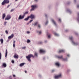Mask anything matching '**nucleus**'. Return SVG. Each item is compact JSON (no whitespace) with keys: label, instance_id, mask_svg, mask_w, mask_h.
Returning a JSON list of instances; mask_svg holds the SVG:
<instances>
[{"label":"nucleus","instance_id":"f257e3e1","mask_svg":"<svg viewBox=\"0 0 79 79\" xmlns=\"http://www.w3.org/2000/svg\"><path fill=\"white\" fill-rule=\"evenodd\" d=\"M26 58L27 59V60L28 61H31V58L32 57L33 58H34V56L32 54H29L28 56H26Z\"/></svg>","mask_w":79,"mask_h":79},{"label":"nucleus","instance_id":"f03ea898","mask_svg":"<svg viewBox=\"0 0 79 79\" xmlns=\"http://www.w3.org/2000/svg\"><path fill=\"white\" fill-rule=\"evenodd\" d=\"M10 2L9 0H4L2 2V5H5L6 3H9Z\"/></svg>","mask_w":79,"mask_h":79},{"label":"nucleus","instance_id":"7ed1b4c3","mask_svg":"<svg viewBox=\"0 0 79 79\" xmlns=\"http://www.w3.org/2000/svg\"><path fill=\"white\" fill-rule=\"evenodd\" d=\"M37 5H33L31 6V11H34L35 9V8H37Z\"/></svg>","mask_w":79,"mask_h":79},{"label":"nucleus","instance_id":"20e7f679","mask_svg":"<svg viewBox=\"0 0 79 79\" xmlns=\"http://www.w3.org/2000/svg\"><path fill=\"white\" fill-rule=\"evenodd\" d=\"M69 39L71 40H72V42L73 44H74V45H77V43H75V42H74V41H73V37H70Z\"/></svg>","mask_w":79,"mask_h":79},{"label":"nucleus","instance_id":"39448f33","mask_svg":"<svg viewBox=\"0 0 79 79\" xmlns=\"http://www.w3.org/2000/svg\"><path fill=\"white\" fill-rule=\"evenodd\" d=\"M11 17L10 15H8L7 17L5 19V20H9V19H11Z\"/></svg>","mask_w":79,"mask_h":79},{"label":"nucleus","instance_id":"423d86ee","mask_svg":"<svg viewBox=\"0 0 79 79\" xmlns=\"http://www.w3.org/2000/svg\"><path fill=\"white\" fill-rule=\"evenodd\" d=\"M24 15H23L22 16L21 15H20L18 19L19 20L23 19H24Z\"/></svg>","mask_w":79,"mask_h":79},{"label":"nucleus","instance_id":"0eeeda50","mask_svg":"<svg viewBox=\"0 0 79 79\" xmlns=\"http://www.w3.org/2000/svg\"><path fill=\"white\" fill-rule=\"evenodd\" d=\"M19 57V56L16 53H15L14 54V58H16L17 59H18Z\"/></svg>","mask_w":79,"mask_h":79},{"label":"nucleus","instance_id":"6e6552de","mask_svg":"<svg viewBox=\"0 0 79 79\" xmlns=\"http://www.w3.org/2000/svg\"><path fill=\"white\" fill-rule=\"evenodd\" d=\"M64 50L63 49H60L59 50L58 53H64Z\"/></svg>","mask_w":79,"mask_h":79},{"label":"nucleus","instance_id":"1a4fd4ad","mask_svg":"<svg viewBox=\"0 0 79 79\" xmlns=\"http://www.w3.org/2000/svg\"><path fill=\"white\" fill-rule=\"evenodd\" d=\"M13 37H14V34H12L11 35L9 36L8 37V39H12L13 38Z\"/></svg>","mask_w":79,"mask_h":79},{"label":"nucleus","instance_id":"9d476101","mask_svg":"<svg viewBox=\"0 0 79 79\" xmlns=\"http://www.w3.org/2000/svg\"><path fill=\"white\" fill-rule=\"evenodd\" d=\"M61 76V74H60L59 75L57 76H55V79H58L59 77H60Z\"/></svg>","mask_w":79,"mask_h":79},{"label":"nucleus","instance_id":"9b49d317","mask_svg":"<svg viewBox=\"0 0 79 79\" xmlns=\"http://www.w3.org/2000/svg\"><path fill=\"white\" fill-rule=\"evenodd\" d=\"M28 17L30 18L31 19H34V15L31 14L29 16H28Z\"/></svg>","mask_w":79,"mask_h":79},{"label":"nucleus","instance_id":"f8f14e48","mask_svg":"<svg viewBox=\"0 0 79 79\" xmlns=\"http://www.w3.org/2000/svg\"><path fill=\"white\" fill-rule=\"evenodd\" d=\"M39 52L40 53H45V51L43 49H40Z\"/></svg>","mask_w":79,"mask_h":79},{"label":"nucleus","instance_id":"ddd939ff","mask_svg":"<svg viewBox=\"0 0 79 79\" xmlns=\"http://www.w3.org/2000/svg\"><path fill=\"white\" fill-rule=\"evenodd\" d=\"M34 56L35 57H37L38 56V54L37 53L35 52L34 53Z\"/></svg>","mask_w":79,"mask_h":79},{"label":"nucleus","instance_id":"4468645a","mask_svg":"<svg viewBox=\"0 0 79 79\" xmlns=\"http://www.w3.org/2000/svg\"><path fill=\"white\" fill-rule=\"evenodd\" d=\"M6 16V15L5 14H3L2 15V19H5V18Z\"/></svg>","mask_w":79,"mask_h":79},{"label":"nucleus","instance_id":"2eb2a0df","mask_svg":"<svg viewBox=\"0 0 79 79\" xmlns=\"http://www.w3.org/2000/svg\"><path fill=\"white\" fill-rule=\"evenodd\" d=\"M57 57L59 59H62L63 57V56H57Z\"/></svg>","mask_w":79,"mask_h":79},{"label":"nucleus","instance_id":"dca6fc26","mask_svg":"<svg viewBox=\"0 0 79 79\" xmlns=\"http://www.w3.org/2000/svg\"><path fill=\"white\" fill-rule=\"evenodd\" d=\"M8 54V52L7 51V49L6 48V54H5V57L7 56V55Z\"/></svg>","mask_w":79,"mask_h":79},{"label":"nucleus","instance_id":"f3484780","mask_svg":"<svg viewBox=\"0 0 79 79\" xmlns=\"http://www.w3.org/2000/svg\"><path fill=\"white\" fill-rule=\"evenodd\" d=\"M52 22L54 24L55 26L56 25V23H55V21L53 19H52Z\"/></svg>","mask_w":79,"mask_h":79},{"label":"nucleus","instance_id":"a211bd4d","mask_svg":"<svg viewBox=\"0 0 79 79\" xmlns=\"http://www.w3.org/2000/svg\"><path fill=\"white\" fill-rule=\"evenodd\" d=\"M2 66L4 68H6V64L5 63H4L2 64Z\"/></svg>","mask_w":79,"mask_h":79},{"label":"nucleus","instance_id":"6ab92c4d","mask_svg":"<svg viewBox=\"0 0 79 79\" xmlns=\"http://www.w3.org/2000/svg\"><path fill=\"white\" fill-rule=\"evenodd\" d=\"M24 65V63H22L19 64V66L21 67V66H23Z\"/></svg>","mask_w":79,"mask_h":79},{"label":"nucleus","instance_id":"aec40b11","mask_svg":"<svg viewBox=\"0 0 79 79\" xmlns=\"http://www.w3.org/2000/svg\"><path fill=\"white\" fill-rule=\"evenodd\" d=\"M29 19V17L28 16L27 18H26L24 19V21H28Z\"/></svg>","mask_w":79,"mask_h":79},{"label":"nucleus","instance_id":"412c9836","mask_svg":"<svg viewBox=\"0 0 79 79\" xmlns=\"http://www.w3.org/2000/svg\"><path fill=\"white\" fill-rule=\"evenodd\" d=\"M37 25H38V22H35V23H34V26H37Z\"/></svg>","mask_w":79,"mask_h":79},{"label":"nucleus","instance_id":"4be33fe9","mask_svg":"<svg viewBox=\"0 0 79 79\" xmlns=\"http://www.w3.org/2000/svg\"><path fill=\"white\" fill-rule=\"evenodd\" d=\"M26 14H28V11L26 12L25 13H24L23 15H24V16H25Z\"/></svg>","mask_w":79,"mask_h":79},{"label":"nucleus","instance_id":"5701e85b","mask_svg":"<svg viewBox=\"0 0 79 79\" xmlns=\"http://www.w3.org/2000/svg\"><path fill=\"white\" fill-rule=\"evenodd\" d=\"M55 64L56 66H60V64L58 63H56Z\"/></svg>","mask_w":79,"mask_h":79},{"label":"nucleus","instance_id":"b1692460","mask_svg":"<svg viewBox=\"0 0 79 79\" xmlns=\"http://www.w3.org/2000/svg\"><path fill=\"white\" fill-rule=\"evenodd\" d=\"M0 41L2 44H3V39H1L0 40Z\"/></svg>","mask_w":79,"mask_h":79},{"label":"nucleus","instance_id":"393cba45","mask_svg":"<svg viewBox=\"0 0 79 79\" xmlns=\"http://www.w3.org/2000/svg\"><path fill=\"white\" fill-rule=\"evenodd\" d=\"M62 61H67V59H64L63 58H63L62 59Z\"/></svg>","mask_w":79,"mask_h":79},{"label":"nucleus","instance_id":"a878e982","mask_svg":"<svg viewBox=\"0 0 79 79\" xmlns=\"http://www.w3.org/2000/svg\"><path fill=\"white\" fill-rule=\"evenodd\" d=\"M37 32H38V33L39 32V34H42V31H37Z\"/></svg>","mask_w":79,"mask_h":79},{"label":"nucleus","instance_id":"bb28decb","mask_svg":"<svg viewBox=\"0 0 79 79\" xmlns=\"http://www.w3.org/2000/svg\"><path fill=\"white\" fill-rule=\"evenodd\" d=\"M27 43H30V42H31V40H27Z\"/></svg>","mask_w":79,"mask_h":79},{"label":"nucleus","instance_id":"cd10ccee","mask_svg":"<svg viewBox=\"0 0 79 79\" xmlns=\"http://www.w3.org/2000/svg\"><path fill=\"white\" fill-rule=\"evenodd\" d=\"M54 34L55 35H56V36H58V34L56 33H55Z\"/></svg>","mask_w":79,"mask_h":79},{"label":"nucleus","instance_id":"c85d7f7f","mask_svg":"<svg viewBox=\"0 0 79 79\" xmlns=\"http://www.w3.org/2000/svg\"><path fill=\"white\" fill-rule=\"evenodd\" d=\"M1 58H2V54L0 53V60H1Z\"/></svg>","mask_w":79,"mask_h":79},{"label":"nucleus","instance_id":"c756f323","mask_svg":"<svg viewBox=\"0 0 79 79\" xmlns=\"http://www.w3.org/2000/svg\"><path fill=\"white\" fill-rule=\"evenodd\" d=\"M11 63H12L14 64V63H15V61H14V60H12L11 61Z\"/></svg>","mask_w":79,"mask_h":79},{"label":"nucleus","instance_id":"7c9ffc66","mask_svg":"<svg viewBox=\"0 0 79 79\" xmlns=\"http://www.w3.org/2000/svg\"><path fill=\"white\" fill-rule=\"evenodd\" d=\"M6 23H7V22H4V26H6Z\"/></svg>","mask_w":79,"mask_h":79},{"label":"nucleus","instance_id":"2f4dec72","mask_svg":"<svg viewBox=\"0 0 79 79\" xmlns=\"http://www.w3.org/2000/svg\"><path fill=\"white\" fill-rule=\"evenodd\" d=\"M26 48V47H23L22 48V49H25Z\"/></svg>","mask_w":79,"mask_h":79},{"label":"nucleus","instance_id":"473e14b6","mask_svg":"<svg viewBox=\"0 0 79 79\" xmlns=\"http://www.w3.org/2000/svg\"><path fill=\"white\" fill-rule=\"evenodd\" d=\"M38 27H39V28H40V24H38Z\"/></svg>","mask_w":79,"mask_h":79},{"label":"nucleus","instance_id":"72a5a7b5","mask_svg":"<svg viewBox=\"0 0 79 79\" xmlns=\"http://www.w3.org/2000/svg\"><path fill=\"white\" fill-rule=\"evenodd\" d=\"M6 33L7 34H8V32L7 31H6Z\"/></svg>","mask_w":79,"mask_h":79},{"label":"nucleus","instance_id":"f704fd0d","mask_svg":"<svg viewBox=\"0 0 79 79\" xmlns=\"http://www.w3.org/2000/svg\"><path fill=\"white\" fill-rule=\"evenodd\" d=\"M13 46L14 48L15 47V44H13Z\"/></svg>","mask_w":79,"mask_h":79},{"label":"nucleus","instance_id":"c9c22d12","mask_svg":"<svg viewBox=\"0 0 79 79\" xmlns=\"http://www.w3.org/2000/svg\"><path fill=\"white\" fill-rule=\"evenodd\" d=\"M14 11V9H12L10 10V12H12V11Z\"/></svg>","mask_w":79,"mask_h":79},{"label":"nucleus","instance_id":"e433bc0d","mask_svg":"<svg viewBox=\"0 0 79 79\" xmlns=\"http://www.w3.org/2000/svg\"><path fill=\"white\" fill-rule=\"evenodd\" d=\"M48 38H50V35H48Z\"/></svg>","mask_w":79,"mask_h":79},{"label":"nucleus","instance_id":"4c0bfd02","mask_svg":"<svg viewBox=\"0 0 79 79\" xmlns=\"http://www.w3.org/2000/svg\"><path fill=\"white\" fill-rule=\"evenodd\" d=\"M55 71V70H52V73H53Z\"/></svg>","mask_w":79,"mask_h":79},{"label":"nucleus","instance_id":"58836bf2","mask_svg":"<svg viewBox=\"0 0 79 79\" xmlns=\"http://www.w3.org/2000/svg\"><path fill=\"white\" fill-rule=\"evenodd\" d=\"M32 21H33L32 20H30V23H31Z\"/></svg>","mask_w":79,"mask_h":79},{"label":"nucleus","instance_id":"ea45409f","mask_svg":"<svg viewBox=\"0 0 79 79\" xmlns=\"http://www.w3.org/2000/svg\"><path fill=\"white\" fill-rule=\"evenodd\" d=\"M27 34H29V33H30V32H29V31H27Z\"/></svg>","mask_w":79,"mask_h":79},{"label":"nucleus","instance_id":"a19ab883","mask_svg":"<svg viewBox=\"0 0 79 79\" xmlns=\"http://www.w3.org/2000/svg\"><path fill=\"white\" fill-rule=\"evenodd\" d=\"M10 6V5H8L7 7V8H9Z\"/></svg>","mask_w":79,"mask_h":79},{"label":"nucleus","instance_id":"79ce46f5","mask_svg":"<svg viewBox=\"0 0 79 79\" xmlns=\"http://www.w3.org/2000/svg\"><path fill=\"white\" fill-rule=\"evenodd\" d=\"M59 21H60V22H61V19H59Z\"/></svg>","mask_w":79,"mask_h":79},{"label":"nucleus","instance_id":"37998d69","mask_svg":"<svg viewBox=\"0 0 79 79\" xmlns=\"http://www.w3.org/2000/svg\"><path fill=\"white\" fill-rule=\"evenodd\" d=\"M15 41H14V42H13V44H15Z\"/></svg>","mask_w":79,"mask_h":79},{"label":"nucleus","instance_id":"c03bdc74","mask_svg":"<svg viewBox=\"0 0 79 79\" xmlns=\"http://www.w3.org/2000/svg\"><path fill=\"white\" fill-rule=\"evenodd\" d=\"M13 77H15V75H13Z\"/></svg>","mask_w":79,"mask_h":79},{"label":"nucleus","instance_id":"a18cd8bd","mask_svg":"<svg viewBox=\"0 0 79 79\" xmlns=\"http://www.w3.org/2000/svg\"><path fill=\"white\" fill-rule=\"evenodd\" d=\"M48 23V22H47L46 23H45L46 25V24H47Z\"/></svg>","mask_w":79,"mask_h":79},{"label":"nucleus","instance_id":"49530a36","mask_svg":"<svg viewBox=\"0 0 79 79\" xmlns=\"http://www.w3.org/2000/svg\"><path fill=\"white\" fill-rule=\"evenodd\" d=\"M68 30H65V31H66V32H68Z\"/></svg>","mask_w":79,"mask_h":79},{"label":"nucleus","instance_id":"de8ad7c7","mask_svg":"<svg viewBox=\"0 0 79 79\" xmlns=\"http://www.w3.org/2000/svg\"><path fill=\"white\" fill-rule=\"evenodd\" d=\"M69 13H71V11H70V10H69Z\"/></svg>","mask_w":79,"mask_h":79},{"label":"nucleus","instance_id":"09e8293b","mask_svg":"<svg viewBox=\"0 0 79 79\" xmlns=\"http://www.w3.org/2000/svg\"><path fill=\"white\" fill-rule=\"evenodd\" d=\"M29 24V23H27V25H28Z\"/></svg>","mask_w":79,"mask_h":79},{"label":"nucleus","instance_id":"8fccbe9b","mask_svg":"<svg viewBox=\"0 0 79 79\" xmlns=\"http://www.w3.org/2000/svg\"><path fill=\"white\" fill-rule=\"evenodd\" d=\"M77 8H79V5H78L77 6Z\"/></svg>","mask_w":79,"mask_h":79},{"label":"nucleus","instance_id":"3c124183","mask_svg":"<svg viewBox=\"0 0 79 79\" xmlns=\"http://www.w3.org/2000/svg\"><path fill=\"white\" fill-rule=\"evenodd\" d=\"M42 42H40L39 44H42Z\"/></svg>","mask_w":79,"mask_h":79},{"label":"nucleus","instance_id":"603ef678","mask_svg":"<svg viewBox=\"0 0 79 79\" xmlns=\"http://www.w3.org/2000/svg\"><path fill=\"white\" fill-rule=\"evenodd\" d=\"M25 73H27V71H25Z\"/></svg>","mask_w":79,"mask_h":79},{"label":"nucleus","instance_id":"864d4df0","mask_svg":"<svg viewBox=\"0 0 79 79\" xmlns=\"http://www.w3.org/2000/svg\"><path fill=\"white\" fill-rule=\"evenodd\" d=\"M35 1H36V2H37L38 1V0H34Z\"/></svg>","mask_w":79,"mask_h":79},{"label":"nucleus","instance_id":"5fc2aeb1","mask_svg":"<svg viewBox=\"0 0 79 79\" xmlns=\"http://www.w3.org/2000/svg\"><path fill=\"white\" fill-rule=\"evenodd\" d=\"M47 40H46L45 41V42H47Z\"/></svg>","mask_w":79,"mask_h":79},{"label":"nucleus","instance_id":"6e6d98bb","mask_svg":"<svg viewBox=\"0 0 79 79\" xmlns=\"http://www.w3.org/2000/svg\"><path fill=\"white\" fill-rule=\"evenodd\" d=\"M67 56H69V55H67Z\"/></svg>","mask_w":79,"mask_h":79},{"label":"nucleus","instance_id":"4d7b16f0","mask_svg":"<svg viewBox=\"0 0 79 79\" xmlns=\"http://www.w3.org/2000/svg\"><path fill=\"white\" fill-rule=\"evenodd\" d=\"M45 16L46 17H47V15H45Z\"/></svg>","mask_w":79,"mask_h":79},{"label":"nucleus","instance_id":"13d9d810","mask_svg":"<svg viewBox=\"0 0 79 79\" xmlns=\"http://www.w3.org/2000/svg\"><path fill=\"white\" fill-rule=\"evenodd\" d=\"M18 0H15V1L16 2V1H18Z\"/></svg>","mask_w":79,"mask_h":79},{"label":"nucleus","instance_id":"bf43d9fd","mask_svg":"<svg viewBox=\"0 0 79 79\" xmlns=\"http://www.w3.org/2000/svg\"><path fill=\"white\" fill-rule=\"evenodd\" d=\"M74 1H75V2H76V0H74Z\"/></svg>","mask_w":79,"mask_h":79}]
</instances>
